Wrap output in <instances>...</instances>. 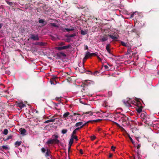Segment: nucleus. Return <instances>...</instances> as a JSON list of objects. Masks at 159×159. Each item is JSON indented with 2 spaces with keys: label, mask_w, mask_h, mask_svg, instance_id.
I'll use <instances>...</instances> for the list:
<instances>
[{
  "label": "nucleus",
  "mask_w": 159,
  "mask_h": 159,
  "mask_svg": "<svg viewBox=\"0 0 159 159\" xmlns=\"http://www.w3.org/2000/svg\"><path fill=\"white\" fill-rule=\"evenodd\" d=\"M133 100L129 98H127L126 101L124 100V103L127 107H131V104H132Z\"/></svg>",
  "instance_id": "f257e3e1"
},
{
  "label": "nucleus",
  "mask_w": 159,
  "mask_h": 159,
  "mask_svg": "<svg viewBox=\"0 0 159 159\" xmlns=\"http://www.w3.org/2000/svg\"><path fill=\"white\" fill-rule=\"evenodd\" d=\"M96 55V53H91L89 52V51H87L86 52L85 54V57L83 59V61H85L86 60V59L88 58L89 57L92 56H95Z\"/></svg>",
  "instance_id": "f03ea898"
},
{
  "label": "nucleus",
  "mask_w": 159,
  "mask_h": 159,
  "mask_svg": "<svg viewBox=\"0 0 159 159\" xmlns=\"http://www.w3.org/2000/svg\"><path fill=\"white\" fill-rule=\"evenodd\" d=\"M141 117L142 118L143 121L147 124H148L147 122L149 120V119L148 118L147 116L145 115L144 113H142Z\"/></svg>",
  "instance_id": "7ed1b4c3"
},
{
  "label": "nucleus",
  "mask_w": 159,
  "mask_h": 159,
  "mask_svg": "<svg viewBox=\"0 0 159 159\" xmlns=\"http://www.w3.org/2000/svg\"><path fill=\"white\" fill-rule=\"evenodd\" d=\"M132 104L139 107H140L141 106V103L140 101H139L137 98H136L134 100H133Z\"/></svg>",
  "instance_id": "20e7f679"
},
{
  "label": "nucleus",
  "mask_w": 159,
  "mask_h": 159,
  "mask_svg": "<svg viewBox=\"0 0 159 159\" xmlns=\"http://www.w3.org/2000/svg\"><path fill=\"white\" fill-rule=\"evenodd\" d=\"M71 46V45L70 44H69L68 45L63 46H59L57 47L56 48V49L58 50L66 49L69 48Z\"/></svg>",
  "instance_id": "39448f33"
},
{
  "label": "nucleus",
  "mask_w": 159,
  "mask_h": 159,
  "mask_svg": "<svg viewBox=\"0 0 159 159\" xmlns=\"http://www.w3.org/2000/svg\"><path fill=\"white\" fill-rule=\"evenodd\" d=\"M30 38L34 40H39V39L38 35L37 34H30Z\"/></svg>",
  "instance_id": "423d86ee"
},
{
  "label": "nucleus",
  "mask_w": 159,
  "mask_h": 159,
  "mask_svg": "<svg viewBox=\"0 0 159 159\" xmlns=\"http://www.w3.org/2000/svg\"><path fill=\"white\" fill-rule=\"evenodd\" d=\"M53 139H52L54 143H59L60 141L58 139L59 138L58 136L57 135H53L52 136Z\"/></svg>",
  "instance_id": "0eeeda50"
},
{
  "label": "nucleus",
  "mask_w": 159,
  "mask_h": 159,
  "mask_svg": "<svg viewBox=\"0 0 159 159\" xmlns=\"http://www.w3.org/2000/svg\"><path fill=\"white\" fill-rule=\"evenodd\" d=\"M101 38L99 39V41L102 42H103L107 41L108 39V36L105 35L103 36H100Z\"/></svg>",
  "instance_id": "6e6552de"
},
{
  "label": "nucleus",
  "mask_w": 159,
  "mask_h": 159,
  "mask_svg": "<svg viewBox=\"0 0 159 159\" xmlns=\"http://www.w3.org/2000/svg\"><path fill=\"white\" fill-rule=\"evenodd\" d=\"M70 113L69 112H66L62 116V118L65 120L67 121L70 118Z\"/></svg>",
  "instance_id": "1a4fd4ad"
},
{
  "label": "nucleus",
  "mask_w": 159,
  "mask_h": 159,
  "mask_svg": "<svg viewBox=\"0 0 159 159\" xmlns=\"http://www.w3.org/2000/svg\"><path fill=\"white\" fill-rule=\"evenodd\" d=\"M17 106L19 107L20 109H21L23 108L24 107L25 105V104L23 103L22 102H17Z\"/></svg>",
  "instance_id": "9d476101"
},
{
  "label": "nucleus",
  "mask_w": 159,
  "mask_h": 159,
  "mask_svg": "<svg viewBox=\"0 0 159 159\" xmlns=\"http://www.w3.org/2000/svg\"><path fill=\"white\" fill-rule=\"evenodd\" d=\"M82 122H79L76 123L75 126L77 128H79L80 129L82 128Z\"/></svg>",
  "instance_id": "9b49d317"
},
{
  "label": "nucleus",
  "mask_w": 159,
  "mask_h": 159,
  "mask_svg": "<svg viewBox=\"0 0 159 159\" xmlns=\"http://www.w3.org/2000/svg\"><path fill=\"white\" fill-rule=\"evenodd\" d=\"M46 44V43L43 42H37L34 43L35 45H38L41 46H45Z\"/></svg>",
  "instance_id": "f8f14e48"
},
{
  "label": "nucleus",
  "mask_w": 159,
  "mask_h": 159,
  "mask_svg": "<svg viewBox=\"0 0 159 159\" xmlns=\"http://www.w3.org/2000/svg\"><path fill=\"white\" fill-rule=\"evenodd\" d=\"M19 130L20 132V134L23 135H26V130L23 128H21Z\"/></svg>",
  "instance_id": "ddd939ff"
},
{
  "label": "nucleus",
  "mask_w": 159,
  "mask_h": 159,
  "mask_svg": "<svg viewBox=\"0 0 159 159\" xmlns=\"http://www.w3.org/2000/svg\"><path fill=\"white\" fill-rule=\"evenodd\" d=\"M110 44H107L106 47V49L108 53L110 54V55H111V50L110 49Z\"/></svg>",
  "instance_id": "4468645a"
},
{
  "label": "nucleus",
  "mask_w": 159,
  "mask_h": 159,
  "mask_svg": "<svg viewBox=\"0 0 159 159\" xmlns=\"http://www.w3.org/2000/svg\"><path fill=\"white\" fill-rule=\"evenodd\" d=\"M76 28L75 27H73L71 29H68V28H65L64 29H63V30L64 31H65V30H66V31L67 32H69L70 31L74 30Z\"/></svg>",
  "instance_id": "2eb2a0df"
},
{
  "label": "nucleus",
  "mask_w": 159,
  "mask_h": 159,
  "mask_svg": "<svg viewBox=\"0 0 159 159\" xmlns=\"http://www.w3.org/2000/svg\"><path fill=\"white\" fill-rule=\"evenodd\" d=\"M93 82L92 81L89 80H85L84 83V85H88L89 84L92 83Z\"/></svg>",
  "instance_id": "dca6fc26"
},
{
  "label": "nucleus",
  "mask_w": 159,
  "mask_h": 159,
  "mask_svg": "<svg viewBox=\"0 0 159 159\" xmlns=\"http://www.w3.org/2000/svg\"><path fill=\"white\" fill-rule=\"evenodd\" d=\"M88 73H89V74H93V75H94L95 76H98V74L99 73V72L97 71H96L94 72L93 73H92L91 71H88Z\"/></svg>",
  "instance_id": "f3484780"
},
{
  "label": "nucleus",
  "mask_w": 159,
  "mask_h": 159,
  "mask_svg": "<svg viewBox=\"0 0 159 159\" xmlns=\"http://www.w3.org/2000/svg\"><path fill=\"white\" fill-rule=\"evenodd\" d=\"M56 118L52 119L49 120H47L44 122V123H47L50 122H54L55 121Z\"/></svg>",
  "instance_id": "a211bd4d"
},
{
  "label": "nucleus",
  "mask_w": 159,
  "mask_h": 159,
  "mask_svg": "<svg viewBox=\"0 0 159 159\" xmlns=\"http://www.w3.org/2000/svg\"><path fill=\"white\" fill-rule=\"evenodd\" d=\"M21 142H22L21 141H16L15 143L16 147H17L20 146V145L21 144Z\"/></svg>",
  "instance_id": "6ab92c4d"
},
{
  "label": "nucleus",
  "mask_w": 159,
  "mask_h": 159,
  "mask_svg": "<svg viewBox=\"0 0 159 159\" xmlns=\"http://www.w3.org/2000/svg\"><path fill=\"white\" fill-rule=\"evenodd\" d=\"M46 144H50L54 143L52 140V139H49L46 142Z\"/></svg>",
  "instance_id": "aec40b11"
},
{
  "label": "nucleus",
  "mask_w": 159,
  "mask_h": 159,
  "mask_svg": "<svg viewBox=\"0 0 159 159\" xmlns=\"http://www.w3.org/2000/svg\"><path fill=\"white\" fill-rule=\"evenodd\" d=\"M108 36L113 40H116L118 39V38L116 36H114L111 35H109Z\"/></svg>",
  "instance_id": "412c9836"
},
{
  "label": "nucleus",
  "mask_w": 159,
  "mask_h": 159,
  "mask_svg": "<svg viewBox=\"0 0 159 159\" xmlns=\"http://www.w3.org/2000/svg\"><path fill=\"white\" fill-rule=\"evenodd\" d=\"M80 115L79 114L77 113H74L73 114V115H70L69 116H70V118H72L74 116H80Z\"/></svg>",
  "instance_id": "4be33fe9"
},
{
  "label": "nucleus",
  "mask_w": 159,
  "mask_h": 159,
  "mask_svg": "<svg viewBox=\"0 0 159 159\" xmlns=\"http://www.w3.org/2000/svg\"><path fill=\"white\" fill-rule=\"evenodd\" d=\"M50 152V151L49 149H47V151L45 154V156L46 157H48L50 156L49 153Z\"/></svg>",
  "instance_id": "5701e85b"
},
{
  "label": "nucleus",
  "mask_w": 159,
  "mask_h": 159,
  "mask_svg": "<svg viewBox=\"0 0 159 159\" xmlns=\"http://www.w3.org/2000/svg\"><path fill=\"white\" fill-rule=\"evenodd\" d=\"M50 25L51 26L56 27V28H58L59 26L56 24L54 23H51Z\"/></svg>",
  "instance_id": "b1692460"
},
{
  "label": "nucleus",
  "mask_w": 159,
  "mask_h": 159,
  "mask_svg": "<svg viewBox=\"0 0 159 159\" xmlns=\"http://www.w3.org/2000/svg\"><path fill=\"white\" fill-rule=\"evenodd\" d=\"M8 133V130L7 129H5L4 130L3 132V134L6 135Z\"/></svg>",
  "instance_id": "393cba45"
},
{
  "label": "nucleus",
  "mask_w": 159,
  "mask_h": 159,
  "mask_svg": "<svg viewBox=\"0 0 159 159\" xmlns=\"http://www.w3.org/2000/svg\"><path fill=\"white\" fill-rule=\"evenodd\" d=\"M73 141H73V138L70 139V141L69 142V145H70V146H71L72 144V143H73Z\"/></svg>",
  "instance_id": "a878e982"
},
{
  "label": "nucleus",
  "mask_w": 159,
  "mask_h": 159,
  "mask_svg": "<svg viewBox=\"0 0 159 159\" xmlns=\"http://www.w3.org/2000/svg\"><path fill=\"white\" fill-rule=\"evenodd\" d=\"M79 129V128H76L72 132V134L74 135L76 133L77 131V130Z\"/></svg>",
  "instance_id": "bb28decb"
},
{
  "label": "nucleus",
  "mask_w": 159,
  "mask_h": 159,
  "mask_svg": "<svg viewBox=\"0 0 159 159\" xmlns=\"http://www.w3.org/2000/svg\"><path fill=\"white\" fill-rule=\"evenodd\" d=\"M76 35V33H73V34H72L70 35H69L68 36V37H70V38H72V37H74Z\"/></svg>",
  "instance_id": "cd10ccee"
},
{
  "label": "nucleus",
  "mask_w": 159,
  "mask_h": 159,
  "mask_svg": "<svg viewBox=\"0 0 159 159\" xmlns=\"http://www.w3.org/2000/svg\"><path fill=\"white\" fill-rule=\"evenodd\" d=\"M137 111L138 113H139L142 111V109L141 108L139 107L137 109Z\"/></svg>",
  "instance_id": "c85d7f7f"
},
{
  "label": "nucleus",
  "mask_w": 159,
  "mask_h": 159,
  "mask_svg": "<svg viewBox=\"0 0 159 159\" xmlns=\"http://www.w3.org/2000/svg\"><path fill=\"white\" fill-rule=\"evenodd\" d=\"M138 12L137 11L133 12L132 14H131L130 18H132L134 16V15L136 14V13H138Z\"/></svg>",
  "instance_id": "c756f323"
},
{
  "label": "nucleus",
  "mask_w": 159,
  "mask_h": 159,
  "mask_svg": "<svg viewBox=\"0 0 159 159\" xmlns=\"http://www.w3.org/2000/svg\"><path fill=\"white\" fill-rule=\"evenodd\" d=\"M67 130L66 129H63L61 131V133L63 134H64L67 133Z\"/></svg>",
  "instance_id": "7c9ffc66"
},
{
  "label": "nucleus",
  "mask_w": 159,
  "mask_h": 159,
  "mask_svg": "<svg viewBox=\"0 0 159 159\" xmlns=\"http://www.w3.org/2000/svg\"><path fill=\"white\" fill-rule=\"evenodd\" d=\"M7 2L8 4L10 6H12L13 5V4L12 2L7 1Z\"/></svg>",
  "instance_id": "2f4dec72"
},
{
  "label": "nucleus",
  "mask_w": 159,
  "mask_h": 159,
  "mask_svg": "<svg viewBox=\"0 0 159 159\" xmlns=\"http://www.w3.org/2000/svg\"><path fill=\"white\" fill-rule=\"evenodd\" d=\"M72 138H73V139H75L76 141L78 140L77 137V136H74V135L72 134L71 136Z\"/></svg>",
  "instance_id": "473e14b6"
},
{
  "label": "nucleus",
  "mask_w": 159,
  "mask_h": 159,
  "mask_svg": "<svg viewBox=\"0 0 159 159\" xmlns=\"http://www.w3.org/2000/svg\"><path fill=\"white\" fill-rule=\"evenodd\" d=\"M12 136L11 135H10L8 136L6 139L4 140L5 141H6L7 140H9V139H11L12 138Z\"/></svg>",
  "instance_id": "72a5a7b5"
},
{
  "label": "nucleus",
  "mask_w": 159,
  "mask_h": 159,
  "mask_svg": "<svg viewBox=\"0 0 159 159\" xmlns=\"http://www.w3.org/2000/svg\"><path fill=\"white\" fill-rule=\"evenodd\" d=\"M39 22L40 23H41V24H44V21L43 19L39 20Z\"/></svg>",
  "instance_id": "f704fd0d"
},
{
  "label": "nucleus",
  "mask_w": 159,
  "mask_h": 159,
  "mask_svg": "<svg viewBox=\"0 0 159 159\" xmlns=\"http://www.w3.org/2000/svg\"><path fill=\"white\" fill-rule=\"evenodd\" d=\"M137 156L138 157L139 159H141V157H142V156L140 154V153L139 152H137Z\"/></svg>",
  "instance_id": "c9c22d12"
},
{
  "label": "nucleus",
  "mask_w": 159,
  "mask_h": 159,
  "mask_svg": "<svg viewBox=\"0 0 159 159\" xmlns=\"http://www.w3.org/2000/svg\"><path fill=\"white\" fill-rule=\"evenodd\" d=\"M121 44L122 45L124 46H125V47H127V43H125V42H123V41H122L121 42Z\"/></svg>",
  "instance_id": "e433bc0d"
},
{
  "label": "nucleus",
  "mask_w": 159,
  "mask_h": 159,
  "mask_svg": "<svg viewBox=\"0 0 159 159\" xmlns=\"http://www.w3.org/2000/svg\"><path fill=\"white\" fill-rule=\"evenodd\" d=\"M60 55L64 57H66V54L62 52H60Z\"/></svg>",
  "instance_id": "4c0bfd02"
},
{
  "label": "nucleus",
  "mask_w": 159,
  "mask_h": 159,
  "mask_svg": "<svg viewBox=\"0 0 159 159\" xmlns=\"http://www.w3.org/2000/svg\"><path fill=\"white\" fill-rule=\"evenodd\" d=\"M80 32L81 34L83 35H85L86 34V32L84 31L83 30H81Z\"/></svg>",
  "instance_id": "58836bf2"
},
{
  "label": "nucleus",
  "mask_w": 159,
  "mask_h": 159,
  "mask_svg": "<svg viewBox=\"0 0 159 159\" xmlns=\"http://www.w3.org/2000/svg\"><path fill=\"white\" fill-rule=\"evenodd\" d=\"M2 148L4 149H8V147L7 145H3L2 146Z\"/></svg>",
  "instance_id": "ea45409f"
},
{
  "label": "nucleus",
  "mask_w": 159,
  "mask_h": 159,
  "mask_svg": "<svg viewBox=\"0 0 159 159\" xmlns=\"http://www.w3.org/2000/svg\"><path fill=\"white\" fill-rule=\"evenodd\" d=\"M85 114H89L90 115V116H91V115H93V112L90 111H89V112H86Z\"/></svg>",
  "instance_id": "a19ab883"
},
{
  "label": "nucleus",
  "mask_w": 159,
  "mask_h": 159,
  "mask_svg": "<svg viewBox=\"0 0 159 159\" xmlns=\"http://www.w3.org/2000/svg\"><path fill=\"white\" fill-rule=\"evenodd\" d=\"M95 138L96 137L94 135L92 136L91 137V139L92 140H94V139H95Z\"/></svg>",
  "instance_id": "79ce46f5"
},
{
  "label": "nucleus",
  "mask_w": 159,
  "mask_h": 159,
  "mask_svg": "<svg viewBox=\"0 0 159 159\" xmlns=\"http://www.w3.org/2000/svg\"><path fill=\"white\" fill-rule=\"evenodd\" d=\"M79 116H76V118H75V119H74L73 118H72L71 119V120H72V121H73V120H75V121H76L77 120V118Z\"/></svg>",
  "instance_id": "37998d69"
},
{
  "label": "nucleus",
  "mask_w": 159,
  "mask_h": 159,
  "mask_svg": "<svg viewBox=\"0 0 159 159\" xmlns=\"http://www.w3.org/2000/svg\"><path fill=\"white\" fill-rule=\"evenodd\" d=\"M41 151L43 152L44 153L45 152L46 150L44 148H43L41 149Z\"/></svg>",
  "instance_id": "c03bdc74"
},
{
  "label": "nucleus",
  "mask_w": 159,
  "mask_h": 159,
  "mask_svg": "<svg viewBox=\"0 0 159 159\" xmlns=\"http://www.w3.org/2000/svg\"><path fill=\"white\" fill-rule=\"evenodd\" d=\"M65 45V43L64 42H61L59 44V45L60 46H62Z\"/></svg>",
  "instance_id": "a18cd8bd"
},
{
  "label": "nucleus",
  "mask_w": 159,
  "mask_h": 159,
  "mask_svg": "<svg viewBox=\"0 0 159 159\" xmlns=\"http://www.w3.org/2000/svg\"><path fill=\"white\" fill-rule=\"evenodd\" d=\"M132 51L131 50H127V53H126V54L127 55H128V54H130V52H131Z\"/></svg>",
  "instance_id": "49530a36"
},
{
  "label": "nucleus",
  "mask_w": 159,
  "mask_h": 159,
  "mask_svg": "<svg viewBox=\"0 0 159 159\" xmlns=\"http://www.w3.org/2000/svg\"><path fill=\"white\" fill-rule=\"evenodd\" d=\"M88 122H86V123H84L83 124V122H82V127H83V126H84L86 125V124H87Z\"/></svg>",
  "instance_id": "de8ad7c7"
},
{
  "label": "nucleus",
  "mask_w": 159,
  "mask_h": 159,
  "mask_svg": "<svg viewBox=\"0 0 159 159\" xmlns=\"http://www.w3.org/2000/svg\"><path fill=\"white\" fill-rule=\"evenodd\" d=\"M116 148V147H114L113 146H112L111 147V149H112V151H114L115 150V149Z\"/></svg>",
  "instance_id": "09e8293b"
},
{
  "label": "nucleus",
  "mask_w": 159,
  "mask_h": 159,
  "mask_svg": "<svg viewBox=\"0 0 159 159\" xmlns=\"http://www.w3.org/2000/svg\"><path fill=\"white\" fill-rule=\"evenodd\" d=\"M104 67H105V69H107L108 68V67L107 66V65H104Z\"/></svg>",
  "instance_id": "8fccbe9b"
},
{
  "label": "nucleus",
  "mask_w": 159,
  "mask_h": 159,
  "mask_svg": "<svg viewBox=\"0 0 159 159\" xmlns=\"http://www.w3.org/2000/svg\"><path fill=\"white\" fill-rule=\"evenodd\" d=\"M80 153L81 154H83V151L82 150V149H81L80 150Z\"/></svg>",
  "instance_id": "3c124183"
},
{
  "label": "nucleus",
  "mask_w": 159,
  "mask_h": 159,
  "mask_svg": "<svg viewBox=\"0 0 159 159\" xmlns=\"http://www.w3.org/2000/svg\"><path fill=\"white\" fill-rule=\"evenodd\" d=\"M3 26V24L0 23V29Z\"/></svg>",
  "instance_id": "603ef678"
},
{
  "label": "nucleus",
  "mask_w": 159,
  "mask_h": 159,
  "mask_svg": "<svg viewBox=\"0 0 159 159\" xmlns=\"http://www.w3.org/2000/svg\"><path fill=\"white\" fill-rule=\"evenodd\" d=\"M88 49V47L86 45L85 47V50L87 49Z\"/></svg>",
  "instance_id": "864d4df0"
},
{
  "label": "nucleus",
  "mask_w": 159,
  "mask_h": 159,
  "mask_svg": "<svg viewBox=\"0 0 159 159\" xmlns=\"http://www.w3.org/2000/svg\"><path fill=\"white\" fill-rule=\"evenodd\" d=\"M98 60L100 61H102V59H101V58L99 57H98Z\"/></svg>",
  "instance_id": "5fc2aeb1"
},
{
  "label": "nucleus",
  "mask_w": 159,
  "mask_h": 159,
  "mask_svg": "<svg viewBox=\"0 0 159 159\" xmlns=\"http://www.w3.org/2000/svg\"><path fill=\"white\" fill-rule=\"evenodd\" d=\"M98 60L100 61H102V59H101V58L99 57H98Z\"/></svg>",
  "instance_id": "6e6d98bb"
},
{
  "label": "nucleus",
  "mask_w": 159,
  "mask_h": 159,
  "mask_svg": "<svg viewBox=\"0 0 159 159\" xmlns=\"http://www.w3.org/2000/svg\"><path fill=\"white\" fill-rule=\"evenodd\" d=\"M128 50H131V48L130 47H128Z\"/></svg>",
  "instance_id": "4d7b16f0"
},
{
  "label": "nucleus",
  "mask_w": 159,
  "mask_h": 159,
  "mask_svg": "<svg viewBox=\"0 0 159 159\" xmlns=\"http://www.w3.org/2000/svg\"><path fill=\"white\" fill-rule=\"evenodd\" d=\"M112 155L111 154H110L109 155V157H112Z\"/></svg>",
  "instance_id": "13d9d810"
},
{
  "label": "nucleus",
  "mask_w": 159,
  "mask_h": 159,
  "mask_svg": "<svg viewBox=\"0 0 159 159\" xmlns=\"http://www.w3.org/2000/svg\"><path fill=\"white\" fill-rule=\"evenodd\" d=\"M71 146H70V145H69V148H68V151H69L70 150V148H71Z\"/></svg>",
  "instance_id": "bf43d9fd"
},
{
  "label": "nucleus",
  "mask_w": 159,
  "mask_h": 159,
  "mask_svg": "<svg viewBox=\"0 0 159 159\" xmlns=\"http://www.w3.org/2000/svg\"><path fill=\"white\" fill-rule=\"evenodd\" d=\"M131 141L132 142V143H134V141L132 139H131Z\"/></svg>",
  "instance_id": "052dcab7"
},
{
  "label": "nucleus",
  "mask_w": 159,
  "mask_h": 159,
  "mask_svg": "<svg viewBox=\"0 0 159 159\" xmlns=\"http://www.w3.org/2000/svg\"><path fill=\"white\" fill-rule=\"evenodd\" d=\"M50 82L52 84H54V83H53L52 81H50Z\"/></svg>",
  "instance_id": "680f3d73"
},
{
  "label": "nucleus",
  "mask_w": 159,
  "mask_h": 159,
  "mask_svg": "<svg viewBox=\"0 0 159 159\" xmlns=\"http://www.w3.org/2000/svg\"><path fill=\"white\" fill-rule=\"evenodd\" d=\"M98 120H95V121H96V122H97V121H98Z\"/></svg>",
  "instance_id": "e2e57ef3"
},
{
  "label": "nucleus",
  "mask_w": 159,
  "mask_h": 159,
  "mask_svg": "<svg viewBox=\"0 0 159 159\" xmlns=\"http://www.w3.org/2000/svg\"><path fill=\"white\" fill-rule=\"evenodd\" d=\"M80 102L81 103H82V104H83V103L81 101H80Z\"/></svg>",
  "instance_id": "0e129e2a"
},
{
  "label": "nucleus",
  "mask_w": 159,
  "mask_h": 159,
  "mask_svg": "<svg viewBox=\"0 0 159 159\" xmlns=\"http://www.w3.org/2000/svg\"><path fill=\"white\" fill-rule=\"evenodd\" d=\"M107 64H108V65L109 66H111V65H109V64H108V63H107Z\"/></svg>",
  "instance_id": "69168bd1"
},
{
  "label": "nucleus",
  "mask_w": 159,
  "mask_h": 159,
  "mask_svg": "<svg viewBox=\"0 0 159 159\" xmlns=\"http://www.w3.org/2000/svg\"><path fill=\"white\" fill-rule=\"evenodd\" d=\"M130 139L131 141V139H132V138H130Z\"/></svg>",
  "instance_id": "338daca9"
},
{
  "label": "nucleus",
  "mask_w": 159,
  "mask_h": 159,
  "mask_svg": "<svg viewBox=\"0 0 159 159\" xmlns=\"http://www.w3.org/2000/svg\"><path fill=\"white\" fill-rule=\"evenodd\" d=\"M158 74L159 75V71L158 72Z\"/></svg>",
  "instance_id": "774afa93"
}]
</instances>
